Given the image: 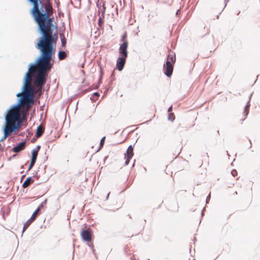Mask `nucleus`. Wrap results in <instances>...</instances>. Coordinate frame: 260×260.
Instances as JSON below:
<instances>
[{"instance_id": "a878e982", "label": "nucleus", "mask_w": 260, "mask_h": 260, "mask_svg": "<svg viewBox=\"0 0 260 260\" xmlns=\"http://www.w3.org/2000/svg\"><path fill=\"white\" fill-rule=\"evenodd\" d=\"M34 220H35V219H32V216H31V217L28 220H27L29 221V222L30 223H31Z\"/></svg>"}, {"instance_id": "9d476101", "label": "nucleus", "mask_w": 260, "mask_h": 260, "mask_svg": "<svg viewBox=\"0 0 260 260\" xmlns=\"http://www.w3.org/2000/svg\"><path fill=\"white\" fill-rule=\"evenodd\" d=\"M31 182H32V179H31V177H28L24 181V182H23V183L22 184V186L24 188H25V187H27L31 183Z\"/></svg>"}, {"instance_id": "f03ea898", "label": "nucleus", "mask_w": 260, "mask_h": 260, "mask_svg": "<svg viewBox=\"0 0 260 260\" xmlns=\"http://www.w3.org/2000/svg\"><path fill=\"white\" fill-rule=\"evenodd\" d=\"M48 73L45 77L44 82L42 84H37V71L27 70L23 82L22 91L16 94L20 97L17 103L11 105L7 110L5 114V123L3 126L4 136L0 140L3 141L10 135V133L18 129L21 125V108L25 107L26 111H29L30 106L33 103L32 99L34 89L31 84L32 76H34V83L38 91H41L42 87L46 82Z\"/></svg>"}, {"instance_id": "2eb2a0df", "label": "nucleus", "mask_w": 260, "mask_h": 260, "mask_svg": "<svg viewBox=\"0 0 260 260\" xmlns=\"http://www.w3.org/2000/svg\"><path fill=\"white\" fill-rule=\"evenodd\" d=\"M39 208H38L35 212L32 213L31 216L32 219H35L39 212L40 211Z\"/></svg>"}, {"instance_id": "0eeeda50", "label": "nucleus", "mask_w": 260, "mask_h": 260, "mask_svg": "<svg viewBox=\"0 0 260 260\" xmlns=\"http://www.w3.org/2000/svg\"><path fill=\"white\" fill-rule=\"evenodd\" d=\"M25 142L23 141L19 143L17 145L13 147V151L15 153H18L22 150L25 146Z\"/></svg>"}, {"instance_id": "bb28decb", "label": "nucleus", "mask_w": 260, "mask_h": 260, "mask_svg": "<svg viewBox=\"0 0 260 260\" xmlns=\"http://www.w3.org/2000/svg\"><path fill=\"white\" fill-rule=\"evenodd\" d=\"M99 23L100 25H101V23H102V20L101 18L99 19Z\"/></svg>"}, {"instance_id": "f257e3e1", "label": "nucleus", "mask_w": 260, "mask_h": 260, "mask_svg": "<svg viewBox=\"0 0 260 260\" xmlns=\"http://www.w3.org/2000/svg\"><path fill=\"white\" fill-rule=\"evenodd\" d=\"M33 4L31 13L42 35L40 40L37 44V48L40 51V55L34 62L29 64L28 70L37 71V84L44 82L45 77L52 67L51 60L54 54V46L57 40V36L52 35L51 27L52 19L49 17V11L52 10L50 4L45 5V11L43 5L40 0H28Z\"/></svg>"}, {"instance_id": "c756f323", "label": "nucleus", "mask_w": 260, "mask_h": 260, "mask_svg": "<svg viewBox=\"0 0 260 260\" xmlns=\"http://www.w3.org/2000/svg\"><path fill=\"white\" fill-rule=\"evenodd\" d=\"M40 146L39 145H38L36 147V148L35 149L38 150V151H39L40 150Z\"/></svg>"}, {"instance_id": "473e14b6", "label": "nucleus", "mask_w": 260, "mask_h": 260, "mask_svg": "<svg viewBox=\"0 0 260 260\" xmlns=\"http://www.w3.org/2000/svg\"><path fill=\"white\" fill-rule=\"evenodd\" d=\"M148 260H150L149 259H148Z\"/></svg>"}, {"instance_id": "6ab92c4d", "label": "nucleus", "mask_w": 260, "mask_h": 260, "mask_svg": "<svg viewBox=\"0 0 260 260\" xmlns=\"http://www.w3.org/2000/svg\"><path fill=\"white\" fill-rule=\"evenodd\" d=\"M231 174L233 176L235 177L236 176H237V172L236 170H233L231 171Z\"/></svg>"}, {"instance_id": "aec40b11", "label": "nucleus", "mask_w": 260, "mask_h": 260, "mask_svg": "<svg viewBox=\"0 0 260 260\" xmlns=\"http://www.w3.org/2000/svg\"><path fill=\"white\" fill-rule=\"evenodd\" d=\"M105 137H104L103 138H102V139L101 140V142H100V146L102 147L103 146L104 143V142H105Z\"/></svg>"}, {"instance_id": "f8f14e48", "label": "nucleus", "mask_w": 260, "mask_h": 260, "mask_svg": "<svg viewBox=\"0 0 260 260\" xmlns=\"http://www.w3.org/2000/svg\"><path fill=\"white\" fill-rule=\"evenodd\" d=\"M67 55L64 51H59L58 52V58L59 59L62 60L66 58Z\"/></svg>"}, {"instance_id": "dca6fc26", "label": "nucleus", "mask_w": 260, "mask_h": 260, "mask_svg": "<svg viewBox=\"0 0 260 260\" xmlns=\"http://www.w3.org/2000/svg\"><path fill=\"white\" fill-rule=\"evenodd\" d=\"M38 154H35L34 152H31V161L36 162Z\"/></svg>"}, {"instance_id": "393cba45", "label": "nucleus", "mask_w": 260, "mask_h": 260, "mask_svg": "<svg viewBox=\"0 0 260 260\" xmlns=\"http://www.w3.org/2000/svg\"><path fill=\"white\" fill-rule=\"evenodd\" d=\"M38 150L36 149H34V150H32V151H31V152H34L35 154H38Z\"/></svg>"}, {"instance_id": "1a4fd4ad", "label": "nucleus", "mask_w": 260, "mask_h": 260, "mask_svg": "<svg viewBox=\"0 0 260 260\" xmlns=\"http://www.w3.org/2000/svg\"><path fill=\"white\" fill-rule=\"evenodd\" d=\"M44 132V128L41 126L40 125L38 127L36 136L37 137H40L43 133Z\"/></svg>"}, {"instance_id": "423d86ee", "label": "nucleus", "mask_w": 260, "mask_h": 260, "mask_svg": "<svg viewBox=\"0 0 260 260\" xmlns=\"http://www.w3.org/2000/svg\"><path fill=\"white\" fill-rule=\"evenodd\" d=\"M81 236L83 241L90 242L91 240V235L90 232L87 230H83L81 233Z\"/></svg>"}, {"instance_id": "39448f33", "label": "nucleus", "mask_w": 260, "mask_h": 260, "mask_svg": "<svg viewBox=\"0 0 260 260\" xmlns=\"http://www.w3.org/2000/svg\"><path fill=\"white\" fill-rule=\"evenodd\" d=\"M126 57H119L116 61V67L119 71H121L125 63Z\"/></svg>"}, {"instance_id": "a211bd4d", "label": "nucleus", "mask_w": 260, "mask_h": 260, "mask_svg": "<svg viewBox=\"0 0 260 260\" xmlns=\"http://www.w3.org/2000/svg\"><path fill=\"white\" fill-rule=\"evenodd\" d=\"M47 203V200H45L44 202H43L38 208H39V209L40 210L41 208L44 205H45Z\"/></svg>"}, {"instance_id": "7c9ffc66", "label": "nucleus", "mask_w": 260, "mask_h": 260, "mask_svg": "<svg viewBox=\"0 0 260 260\" xmlns=\"http://www.w3.org/2000/svg\"><path fill=\"white\" fill-rule=\"evenodd\" d=\"M229 0H225V6H226V3H227L228 2H229Z\"/></svg>"}, {"instance_id": "9b49d317", "label": "nucleus", "mask_w": 260, "mask_h": 260, "mask_svg": "<svg viewBox=\"0 0 260 260\" xmlns=\"http://www.w3.org/2000/svg\"><path fill=\"white\" fill-rule=\"evenodd\" d=\"M251 96V94L249 96V99H250ZM249 107H250L249 101H248L245 107V109H244V111L243 113L245 116H246L248 114V110H249Z\"/></svg>"}, {"instance_id": "6e6552de", "label": "nucleus", "mask_w": 260, "mask_h": 260, "mask_svg": "<svg viewBox=\"0 0 260 260\" xmlns=\"http://www.w3.org/2000/svg\"><path fill=\"white\" fill-rule=\"evenodd\" d=\"M127 156L128 158H132L133 156V147L132 145H130L126 151Z\"/></svg>"}, {"instance_id": "4be33fe9", "label": "nucleus", "mask_w": 260, "mask_h": 260, "mask_svg": "<svg viewBox=\"0 0 260 260\" xmlns=\"http://www.w3.org/2000/svg\"><path fill=\"white\" fill-rule=\"evenodd\" d=\"M132 159V158H128V157L127 156L126 161L125 162V165H127L128 164L129 161L130 159Z\"/></svg>"}, {"instance_id": "412c9836", "label": "nucleus", "mask_w": 260, "mask_h": 260, "mask_svg": "<svg viewBox=\"0 0 260 260\" xmlns=\"http://www.w3.org/2000/svg\"><path fill=\"white\" fill-rule=\"evenodd\" d=\"M35 163V162L31 161L30 164L29 166V168H28V170H30L32 168V167L34 166Z\"/></svg>"}, {"instance_id": "20e7f679", "label": "nucleus", "mask_w": 260, "mask_h": 260, "mask_svg": "<svg viewBox=\"0 0 260 260\" xmlns=\"http://www.w3.org/2000/svg\"><path fill=\"white\" fill-rule=\"evenodd\" d=\"M128 47L127 42H124L120 46L119 49V54L121 55V57H127L128 53L127 49Z\"/></svg>"}, {"instance_id": "7ed1b4c3", "label": "nucleus", "mask_w": 260, "mask_h": 260, "mask_svg": "<svg viewBox=\"0 0 260 260\" xmlns=\"http://www.w3.org/2000/svg\"><path fill=\"white\" fill-rule=\"evenodd\" d=\"M175 55L174 54H170L167 58L166 63L164 65L163 72L168 77H170L172 74L173 70V64L175 62Z\"/></svg>"}, {"instance_id": "c85d7f7f", "label": "nucleus", "mask_w": 260, "mask_h": 260, "mask_svg": "<svg viewBox=\"0 0 260 260\" xmlns=\"http://www.w3.org/2000/svg\"><path fill=\"white\" fill-rule=\"evenodd\" d=\"M172 110V107L171 106L169 108L168 110V112H170Z\"/></svg>"}, {"instance_id": "f3484780", "label": "nucleus", "mask_w": 260, "mask_h": 260, "mask_svg": "<svg viewBox=\"0 0 260 260\" xmlns=\"http://www.w3.org/2000/svg\"><path fill=\"white\" fill-rule=\"evenodd\" d=\"M175 119V116L173 113L169 114L168 116V120L173 121Z\"/></svg>"}, {"instance_id": "2f4dec72", "label": "nucleus", "mask_w": 260, "mask_h": 260, "mask_svg": "<svg viewBox=\"0 0 260 260\" xmlns=\"http://www.w3.org/2000/svg\"><path fill=\"white\" fill-rule=\"evenodd\" d=\"M179 12V10H178V11H177L176 14H179V12Z\"/></svg>"}, {"instance_id": "cd10ccee", "label": "nucleus", "mask_w": 260, "mask_h": 260, "mask_svg": "<svg viewBox=\"0 0 260 260\" xmlns=\"http://www.w3.org/2000/svg\"><path fill=\"white\" fill-rule=\"evenodd\" d=\"M125 37H126V35H124V36H123V37H122V39H121V41H122V42H125V41H124V39H125Z\"/></svg>"}, {"instance_id": "4468645a", "label": "nucleus", "mask_w": 260, "mask_h": 260, "mask_svg": "<svg viewBox=\"0 0 260 260\" xmlns=\"http://www.w3.org/2000/svg\"><path fill=\"white\" fill-rule=\"evenodd\" d=\"M30 223H31L29 222V221L27 220L26 221V222L23 225L22 233H23L26 230V229L29 226Z\"/></svg>"}, {"instance_id": "ddd939ff", "label": "nucleus", "mask_w": 260, "mask_h": 260, "mask_svg": "<svg viewBox=\"0 0 260 260\" xmlns=\"http://www.w3.org/2000/svg\"><path fill=\"white\" fill-rule=\"evenodd\" d=\"M60 38L61 42V45L63 47L66 44V39L63 34H60Z\"/></svg>"}, {"instance_id": "b1692460", "label": "nucleus", "mask_w": 260, "mask_h": 260, "mask_svg": "<svg viewBox=\"0 0 260 260\" xmlns=\"http://www.w3.org/2000/svg\"><path fill=\"white\" fill-rule=\"evenodd\" d=\"M94 95H95V96H98L99 95V93L98 92H95L93 93V94L92 95V96L91 97V99L92 100V97L94 96Z\"/></svg>"}, {"instance_id": "5701e85b", "label": "nucleus", "mask_w": 260, "mask_h": 260, "mask_svg": "<svg viewBox=\"0 0 260 260\" xmlns=\"http://www.w3.org/2000/svg\"><path fill=\"white\" fill-rule=\"evenodd\" d=\"M210 194H209L208 197H207V199H206V203H208V202L210 200Z\"/></svg>"}]
</instances>
